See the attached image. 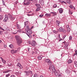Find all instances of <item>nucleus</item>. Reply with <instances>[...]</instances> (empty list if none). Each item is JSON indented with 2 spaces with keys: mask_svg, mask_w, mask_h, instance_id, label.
Segmentation results:
<instances>
[{
  "mask_svg": "<svg viewBox=\"0 0 77 77\" xmlns=\"http://www.w3.org/2000/svg\"><path fill=\"white\" fill-rule=\"evenodd\" d=\"M16 39L17 40V43L19 45V44H20L21 42H22V41L21 40V39L20 37V36L18 35L15 36Z\"/></svg>",
  "mask_w": 77,
  "mask_h": 77,
  "instance_id": "f257e3e1",
  "label": "nucleus"
},
{
  "mask_svg": "<svg viewBox=\"0 0 77 77\" xmlns=\"http://www.w3.org/2000/svg\"><path fill=\"white\" fill-rule=\"evenodd\" d=\"M26 29L28 30V31H27L28 33H26V34L29 37H30V35L32 33V31L31 29L29 28V26H26Z\"/></svg>",
  "mask_w": 77,
  "mask_h": 77,
  "instance_id": "f03ea898",
  "label": "nucleus"
},
{
  "mask_svg": "<svg viewBox=\"0 0 77 77\" xmlns=\"http://www.w3.org/2000/svg\"><path fill=\"white\" fill-rule=\"evenodd\" d=\"M29 44H31L33 47H35L36 45V43L35 41L33 40L32 41V43L30 42H29Z\"/></svg>",
  "mask_w": 77,
  "mask_h": 77,
  "instance_id": "7ed1b4c3",
  "label": "nucleus"
},
{
  "mask_svg": "<svg viewBox=\"0 0 77 77\" xmlns=\"http://www.w3.org/2000/svg\"><path fill=\"white\" fill-rule=\"evenodd\" d=\"M30 3V2L28 0H24V2L23 3L24 5H26V6L27 5H29V4Z\"/></svg>",
  "mask_w": 77,
  "mask_h": 77,
  "instance_id": "20e7f679",
  "label": "nucleus"
},
{
  "mask_svg": "<svg viewBox=\"0 0 77 77\" xmlns=\"http://www.w3.org/2000/svg\"><path fill=\"white\" fill-rule=\"evenodd\" d=\"M45 62H47V63H48L49 64V65H51L52 64V62L51 61H50L49 59H46L45 60Z\"/></svg>",
  "mask_w": 77,
  "mask_h": 77,
  "instance_id": "39448f33",
  "label": "nucleus"
},
{
  "mask_svg": "<svg viewBox=\"0 0 77 77\" xmlns=\"http://www.w3.org/2000/svg\"><path fill=\"white\" fill-rule=\"evenodd\" d=\"M49 68L52 69V71H53V72H54V71H56V69H55L54 66V65H53L51 66H50Z\"/></svg>",
  "mask_w": 77,
  "mask_h": 77,
  "instance_id": "423d86ee",
  "label": "nucleus"
},
{
  "mask_svg": "<svg viewBox=\"0 0 77 77\" xmlns=\"http://www.w3.org/2000/svg\"><path fill=\"white\" fill-rule=\"evenodd\" d=\"M8 20V15H5V18L4 19L3 21L4 22H7V21Z\"/></svg>",
  "mask_w": 77,
  "mask_h": 77,
  "instance_id": "0eeeda50",
  "label": "nucleus"
},
{
  "mask_svg": "<svg viewBox=\"0 0 77 77\" xmlns=\"http://www.w3.org/2000/svg\"><path fill=\"white\" fill-rule=\"evenodd\" d=\"M58 11H59V12L60 14H62L63 13V8H59Z\"/></svg>",
  "mask_w": 77,
  "mask_h": 77,
  "instance_id": "6e6552de",
  "label": "nucleus"
},
{
  "mask_svg": "<svg viewBox=\"0 0 77 77\" xmlns=\"http://www.w3.org/2000/svg\"><path fill=\"white\" fill-rule=\"evenodd\" d=\"M8 16L9 17H10V18L11 19V20H14L15 19V18L14 17H12V15L10 14H8Z\"/></svg>",
  "mask_w": 77,
  "mask_h": 77,
  "instance_id": "1a4fd4ad",
  "label": "nucleus"
},
{
  "mask_svg": "<svg viewBox=\"0 0 77 77\" xmlns=\"http://www.w3.org/2000/svg\"><path fill=\"white\" fill-rule=\"evenodd\" d=\"M17 66L19 68H20V69H21L23 68V66L21 65L20 63H17Z\"/></svg>",
  "mask_w": 77,
  "mask_h": 77,
  "instance_id": "9d476101",
  "label": "nucleus"
},
{
  "mask_svg": "<svg viewBox=\"0 0 77 77\" xmlns=\"http://www.w3.org/2000/svg\"><path fill=\"white\" fill-rule=\"evenodd\" d=\"M66 27H67V32L68 33H69V32H70V28H69V25H67L66 26Z\"/></svg>",
  "mask_w": 77,
  "mask_h": 77,
  "instance_id": "9b49d317",
  "label": "nucleus"
},
{
  "mask_svg": "<svg viewBox=\"0 0 77 77\" xmlns=\"http://www.w3.org/2000/svg\"><path fill=\"white\" fill-rule=\"evenodd\" d=\"M65 72L67 73L68 74H69L71 72V71L70 70L68 69H66V70Z\"/></svg>",
  "mask_w": 77,
  "mask_h": 77,
  "instance_id": "f8f14e48",
  "label": "nucleus"
},
{
  "mask_svg": "<svg viewBox=\"0 0 77 77\" xmlns=\"http://www.w3.org/2000/svg\"><path fill=\"white\" fill-rule=\"evenodd\" d=\"M0 59H1L2 60V62L3 63H4V64H6V61H5L2 57H0Z\"/></svg>",
  "mask_w": 77,
  "mask_h": 77,
  "instance_id": "ddd939ff",
  "label": "nucleus"
},
{
  "mask_svg": "<svg viewBox=\"0 0 77 77\" xmlns=\"http://www.w3.org/2000/svg\"><path fill=\"white\" fill-rule=\"evenodd\" d=\"M45 16L47 17H50L51 16V14H50L47 13L45 14Z\"/></svg>",
  "mask_w": 77,
  "mask_h": 77,
  "instance_id": "4468645a",
  "label": "nucleus"
},
{
  "mask_svg": "<svg viewBox=\"0 0 77 77\" xmlns=\"http://www.w3.org/2000/svg\"><path fill=\"white\" fill-rule=\"evenodd\" d=\"M54 72L56 76L57 77V76L59 74V72H57V71H56V70L54 71Z\"/></svg>",
  "mask_w": 77,
  "mask_h": 77,
  "instance_id": "2eb2a0df",
  "label": "nucleus"
},
{
  "mask_svg": "<svg viewBox=\"0 0 77 77\" xmlns=\"http://www.w3.org/2000/svg\"><path fill=\"white\" fill-rule=\"evenodd\" d=\"M42 58V55L39 56L38 57V60H41V59Z\"/></svg>",
  "mask_w": 77,
  "mask_h": 77,
  "instance_id": "dca6fc26",
  "label": "nucleus"
},
{
  "mask_svg": "<svg viewBox=\"0 0 77 77\" xmlns=\"http://www.w3.org/2000/svg\"><path fill=\"white\" fill-rule=\"evenodd\" d=\"M69 8H71V9H72V8H74L73 9H74V10H75V8H74V6H73L72 5H70L69 6Z\"/></svg>",
  "mask_w": 77,
  "mask_h": 77,
  "instance_id": "f3484780",
  "label": "nucleus"
},
{
  "mask_svg": "<svg viewBox=\"0 0 77 77\" xmlns=\"http://www.w3.org/2000/svg\"><path fill=\"white\" fill-rule=\"evenodd\" d=\"M72 60L69 59L68 60L67 63H72Z\"/></svg>",
  "mask_w": 77,
  "mask_h": 77,
  "instance_id": "a211bd4d",
  "label": "nucleus"
},
{
  "mask_svg": "<svg viewBox=\"0 0 77 77\" xmlns=\"http://www.w3.org/2000/svg\"><path fill=\"white\" fill-rule=\"evenodd\" d=\"M11 70H7L5 71H4L3 72V73H7L8 72H10Z\"/></svg>",
  "mask_w": 77,
  "mask_h": 77,
  "instance_id": "6ab92c4d",
  "label": "nucleus"
},
{
  "mask_svg": "<svg viewBox=\"0 0 77 77\" xmlns=\"http://www.w3.org/2000/svg\"><path fill=\"white\" fill-rule=\"evenodd\" d=\"M50 14H53L54 15V16L57 15V13L54 12H51Z\"/></svg>",
  "mask_w": 77,
  "mask_h": 77,
  "instance_id": "aec40b11",
  "label": "nucleus"
},
{
  "mask_svg": "<svg viewBox=\"0 0 77 77\" xmlns=\"http://www.w3.org/2000/svg\"><path fill=\"white\" fill-rule=\"evenodd\" d=\"M40 7H37V9H36V11L38 12V11H40Z\"/></svg>",
  "mask_w": 77,
  "mask_h": 77,
  "instance_id": "412c9836",
  "label": "nucleus"
},
{
  "mask_svg": "<svg viewBox=\"0 0 77 77\" xmlns=\"http://www.w3.org/2000/svg\"><path fill=\"white\" fill-rule=\"evenodd\" d=\"M60 23V22H59L58 20H57L56 21V24L57 26H59V24Z\"/></svg>",
  "mask_w": 77,
  "mask_h": 77,
  "instance_id": "4be33fe9",
  "label": "nucleus"
},
{
  "mask_svg": "<svg viewBox=\"0 0 77 77\" xmlns=\"http://www.w3.org/2000/svg\"><path fill=\"white\" fill-rule=\"evenodd\" d=\"M67 3H68V4H69V5H71V1H70V0H68L67 1Z\"/></svg>",
  "mask_w": 77,
  "mask_h": 77,
  "instance_id": "5701e85b",
  "label": "nucleus"
},
{
  "mask_svg": "<svg viewBox=\"0 0 77 77\" xmlns=\"http://www.w3.org/2000/svg\"><path fill=\"white\" fill-rule=\"evenodd\" d=\"M75 53L74 54V56H75V55L76 56H77V50L76 49H75Z\"/></svg>",
  "mask_w": 77,
  "mask_h": 77,
  "instance_id": "b1692460",
  "label": "nucleus"
},
{
  "mask_svg": "<svg viewBox=\"0 0 77 77\" xmlns=\"http://www.w3.org/2000/svg\"><path fill=\"white\" fill-rule=\"evenodd\" d=\"M24 72H25L26 73V75H29V72L25 71Z\"/></svg>",
  "mask_w": 77,
  "mask_h": 77,
  "instance_id": "393cba45",
  "label": "nucleus"
},
{
  "mask_svg": "<svg viewBox=\"0 0 77 77\" xmlns=\"http://www.w3.org/2000/svg\"><path fill=\"white\" fill-rule=\"evenodd\" d=\"M68 45L66 44L65 45L64 47L66 49H68Z\"/></svg>",
  "mask_w": 77,
  "mask_h": 77,
  "instance_id": "a878e982",
  "label": "nucleus"
},
{
  "mask_svg": "<svg viewBox=\"0 0 77 77\" xmlns=\"http://www.w3.org/2000/svg\"><path fill=\"white\" fill-rule=\"evenodd\" d=\"M17 29H20V28H21V26H20V25H19L18 24L17 25Z\"/></svg>",
  "mask_w": 77,
  "mask_h": 77,
  "instance_id": "bb28decb",
  "label": "nucleus"
},
{
  "mask_svg": "<svg viewBox=\"0 0 77 77\" xmlns=\"http://www.w3.org/2000/svg\"><path fill=\"white\" fill-rule=\"evenodd\" d=\"M57 5L56 4H54V5L53 6V8H57Z\"/></svg>",
  "mask_w": 77,
  "mask_h": 77,
  "instance_id": "cd10ccee",
  "label": "nucleus"
},
{
  "mask_svg": "<svg viewBox=\"0 0 77 77\" xmlns=\"http://www.w3.org/2000/svg\"><path fill=\"white\" fill-rule=\"evenodd\" d=\"M69 14H72V12L69 9Z\"/></svg>",
  "mask_w": 77,
  "mask_h": 77,
  "instance_id": "c85d7f7f",
  "label": "nucleus"
},
{
  "mask_svg": "<svg viewBox=\"0 0 77 77\" xmlns=\"http://www.w3.org/2000/svg\"><path fill=\"white\" fill-rule=\"evenodd\" d=\"M11 53L12 54L15 53V51L14 50H11Z\"/></svg>",
  "mask_w": 77,
  "mask_h": 77,
  "instance_id": "c756f323",
  "label": "nucleus"
},
{
  "mask_svg": "<svg viewBox=\"0 0 77 77\" xmlns=\"http://www.w3.org/2000/svg\"><path fill=\"white\" fill-rule=\"evenodd\" d=\"M53 33H54L56 34V33H57L58 31H56L55 30H54L53 31Z\"/></svg>",
  "mask_w": 77,
  "mask_h": 77,
  "instance_id": "7c9ffc66",
  "label": "nucleus"
},
{
  "mask_svg": "<svg viewBox=\"0 0 77 77\" xmlns=\"http://www.w3.org/2000/svg\"><path fill=\"white\" fill-rule=\"evenodd\" d=\"M9 47H10V48H12L14 47V46H13V45L12 44L10 45H9Z\"/></svg>",
  "mask_w": 77,
  "mask_h": 77,
  "instance_id": "2f4dec72",
  "label": "nucleus"
},
{
  "mask_svg": "<svg viewBox=\"0 0 77 77\" xmlns=\"http://www.w3.org/2000/svg\"><path fill=\"white\" fill-rule=\"evenodd\" d=\"M63 30V29L62 28H60L59 29V32H62Z\"/></svg>",
  "mask_w": 77,
  "mask_h": 77,
  "instance_id": "473e14b6",
  "label": "nucleus"
},
{
  "mask_svg": "<svg viewBox=\"0 0 77 77\" xmlns=\"http://www.w3.org/2000/svg\"><path fill=\"white\" fill-rule=\"evenodd\" d=\"M74 64L76 68H77V61H75L74 62Z\"/></svg>",
  "mask_w": 77,
  "mask_h": 77,
  "instance_id": "72a5a7b5",
  "label": "nucleus"
},
{
  "mask_svg": "<svg viewBox=\"0 0 77 77\" xmlns=\"http://www.w3.org/2000/svg\"><path fill=\"white\" fill-rule=\"evenodd\" d=\"M72 36L71 35H70L69 36V40L71 41V40H72Z\"/></svg>",
  "mask_w": 77,
  "mask_h": 77,
  "instance_id": "f704fd0d",
  "label": "nucleus"
},
{
  "mask_svg": "<svg viewBox=\"0 0 77 77\" xmlns=\"http://www.w3.org/2000/svg\"><path fill=\"white\" fill-rule=\"evenodd\" d=\"M17 32H19V33H20V32H22V30H21V29H20L19 30L17 31Z\"/></svg>",
  "mask_w": 77,
  "mask_h": 77,
  "instance_id": "c9c22d12",
  "label": "nucleus"
},
{
  "mask_svg": "<svg viewBox=\"0 0 77 77\" xmlns=\"http://www.w3.org/2000/svg\"><path fill=\"white\" fill-rule=\"evenodd\" d=\"M24 23H25V26H26V25H27V24H28V22L27 21L26 22H24Z\"/></svg>",
  "mask_w": 77,
  "mask_h": 77,
  "instance_id": "e433bc0d",
  "label": "nucleus"
},
{
  "mask_svg": "<svg viewBox=\"0 0 77 77\" xmlns=\"http://www.w3.org/2000/svg\"><path fill=\"white\" fill-rule=\"evenodd\" d=\"M33 77H38V74H35L34 75Z\"/></svg>",
  "mask_w": 77,
  "mask_h": 77,
  "instance_id": "4c0bfd02",
  "label": "nucleus"
},
{
  "mask_svg": "<svg viewBox=\"0 0 77 77\" xmlns=\"http://www.w3.org/2000/svg\"><path fill=\"white\" fill-rule=\"evenodd\" d=\"M2 2L3 3V5H5V1L4 0H2Z\"/></svg>",
  "mask_w": 77,
  "mask_h": 77,
  "instance_id": "58836bf2",
  "label": "nucleus"
},
{
  "mask_svg": "<svg viewBox=\"0 0 77 77\" xmlns=\"http://www.w3.org/2000/svg\"><path fill=\"white\" fill-rule=\"evenodd\" d=\"M43 16H44V15L41 14L39 16V18H42V17H43Z\"/></svg>",
  "mask_w": 77,
  "mask_h": 77,
  "instance_id": "ea45409f",
  "label": "nucleus"
},
{
  "mask_svg": "<svg viewBox=\"0 0 77 77\" xmlns=\"http://www.w3.org/2000/svg\"><path fill=\"white\" fill-rule=\"evenodd\" d=\"M62 32H63V33H66V30L63 29V31H62Z\"/></svg>",
  "mask_w": 77,
  "mask_h": 77,
  "instance_id": "a19ab883",
  "label": "nucleus"
},
{
  "mask_svg": "<svg viewBox=\"0 0 77 77\" xmlns=\"http://www.w3.org/2000/svg\"><path fill=\"white\" fill-rule=\"evenodd\" d=\"M66 36V35H64V36L63 37V39H65V38Z\"/></svg>",
  "mask_w": 77,
  "mask_h": 77,
  "instance_id": "79ce46f5",
  "label": "nucleus"
},
{
  "mask_svg": "<svg viewBox=\"0 0 77 77\" xmlns=\"http://www.w3.org/2000/svg\"><path fill=\"white\" fill-rule=\"evenodd\" d=\"M0 30H3V31H5V30L4 29L2 28V27L1 26L0 27Z\"/></svg>",
  "mask_w": 77,
  "mask_h": 77,
  "instance_id": "37998d69",
  "label": "nucleus"
},
{
  "mask_svg": "<svg viewBox=\"0 0 77 77\" xmlns=\"http://www.w3.org/2000/svg\"><path fill=\"white\" fill-rule=\"evenodd\" d=\"M10 75L9 74H8L7 75H6L5 76L6 77H8Z\"/></svg>",
  "mask_w": 77,
  "mask_h": 77,
  "instance_id": "c03bdc74",
  "label": "nucleus"
},
{
  "mask_svg": "<svg viewBox=\"0 0 77 77\" xmlns=\"http://www.w3.org/2000/svg\"><path fill=\"white\" fill-rule=\"evenodd\" d=\"M62 43L64 44L65 45H66V42H65V41H64V42H62Z\"/></svg>",
  "mask_w": 77,
  "mask_h": 77,
  "instance_id": "a18cd8bd",
  "label": "nucleus"
},
{
  "mask_svg": "<svg viewBox=\"0 0 77 77\" xmlns=\"http://www.w3.org/2000/svg\"><path fill=\"white\" fill-rule=\"evenodd\" d=\"M28 72H29V74H32V71H29Z\"/></svg>",
  "mask_w": 77,
  "mask_h": 77,
  "instance_id": "49530a36",
  "label": "nucleus"
},
{
  "mask_svg": "<svg viewBox=\"0 0 77 77\" xmlns=\"http://www.w3.org/2000/svg\"><path fill=\"white\" fill-rule=\"evenodd\" d=\"M20 48H19L18 49L17 51H20Z\"/></svg>",
  "mask_w": 77,
  "mask_h": 77,
  "instance_id": "de8ad7c7",
  "label": "nucleus"
},
{
  "mask_svg": "<svg viewBox=\"0 0 77 77\" xmlns=\"http://www.w3.org/2000/svg\"><path fill=\"white\" fill-rule=\"evenodd\" d=\"M33 14H28L27 15H28V16H29V17L30 16H32V15Z\"/></svg>",
  "mask_w": 77,
  "mask_h": 77,
  "instance_id": "09e8293b",
  "label": "nucleus"
},
{
  "mask_svg": "<svg viewBox=\"0 0 77 77\" xmlns=\"http://www.w3.org/2000/svg\"><path fill=\"white\" fill-rule=\"evenodd\" d=\"M10 77H15V75H12Z\"/></svg>",
  "mask_w": 77,
  "mask_h": 77,
  "instance_id": "8fccbe9b",
  "label": "nucleus"
},
{
  "mask_svg": "<svg viewBox=\"0 0 77 77\" xmlns=\"http://www.w3.org/2000/svg\"><path fill=\"white\" fill-rule=\"evenodd\" d=\"M63 3H65V4H66V2H64V1H63L62 2Z\"/></svg>",
  "mask_w": 77,
  "mask_h": 77,
  "instance_id": "3c124183",
  "label": "nucleus"
},
{
  "mask_svg": "<svg viewBox=\"0 0 77 77\" xmlns=\"http://www.w3.org/2000/svg\"><path fill=\"white\" fill-rule=\"evenodd\" d=\"M17 51H18L17 50L14 51V53H16Z\"/></svg>",
  "mask_w": 77,
  "mask_h": 77,
  "instance_id": "603ef678",
  "label": "nucleus"
},
{
  "mask_svg": "<svg viewBox=\"0 0 77 77\" xmlns=\"http://www.w3.org/2000/svg\"><path fill=\"white\" fill-rule=\"evenodd\" d=\"M74 35H77V32H76V33L75 34V33H73Z\"/></svg>",
  "mask_w": 77,
  "mask_h": 77,
  "instance_id": "864d4df0",
  "label": "nucleus"
},
{
  "mask_svg": "<svg viewBox=\"0 0 77 77\" xmlns=\"http://www.w3.org/2000/svg\"><path fill=\"white\" fill-rule=\"evenodd\" d=\"M40 5H39V4H36L35 5V6H40Z\"/></svg>",
  "mask_w": 77,
  "mask_h": 77,
  "instance_id": "5fc2aeb1",
  "label": "nucleus"
},
{
  "mask_svg": "<svg viewBox=\"0 0 77 77\" xmlns=\"http://www.w3.org/2000/svg\"><path fill=\"white\" fill-rule=\"evenodd\" d=\"M62 38H60L59 40V41L60 42V41H62Z\"/></svg>",
  "mask_w": 77,
  "mask_h": 77,
  "instance_id": "6e6d98bb",
  "label": "nucleus"
},
{
  "mask_svg": "<svg viewBox=\"0 0 77 77\" xmlns=\"http://www.w3.org/2000/svg\"><path fill=\"white\" fill-rule=\"evenodd\" d=\"M2 32H3V31L0 30V34H1V33H2Z\"/></svg>",
  "mask_w": 77,
  "mask_h": 77,
  "instance_id": "4d7b16f0",
  "label": "nucleus"
},
{
  "mask_svg": "<svg viewBox=\"0 0 77 77\" xmlns=\"http://www.w3.org/2000/svg\"><path fill=\"white\" fill-rule=\"evenodd\" d=\"M60 34L58 35V36L60 38Z\"/></svg>",
  "mask_w": 77,
  "mask_h": 77,
  "instance_id": "13d9d810",
  "label": "nucleus"
},
{
  "mask_svg": "<svg viewBox=\"0 0 77 77\" xmlns=\"http://www.w3.org/2000/svg\"><path fill=\"white\" fill-rule=\"evenodd\" d=\"M1 11H2V8L0 7V12H1Z\"/></svg>",
  "mask_w": 77,
  "mask_h": 77,
  "instance_id": "bf43d9fd",
  "label": "nucleus"
},
{
  "mask_svg": "<svg viewBox=\"0 0 77 77\" xmlns=\"http://www.w3.org/2000/svg\"><path fill=\"white\" fill-rule=\"evenodd\" d=\"M34 27L33 26H32L31 28V29H33V28Z\"/></svg>",
  "mask_w": 77,
  "mask_h": 77,
  "instance_id": "052dcab7",
  "label": "nucleus"
},
{
  "mask_svg": "<svg viewBox=\"0 0 77 77\" xmlns=\"http://www.w3.org/2000/svg\"><path fill=\"white\" fill-rule=\"evenodd\" d=\"M1 19H2V16H0V20H1Z\"/></svg>",
  "mask_w": 77,
  "mask_h": 77,
  "instance_id": "680f3d73",
  "label": "nucleus"
},
{
  "mask_svg": "<svg viewBox=\"0 0 77 77\" xmlns=\"http://www.w3.org/2000/svg\"><path fill=\"white\" fill-rule=\"evenodd\" d=\"M29 1H34V0H29Z\"/></svg>",
  "mask_w": 77,
  "mask_h": 77,
  "instance_id": "e2e57ef3",
  "label": "nucleus"
},
{
  "mask_svg": "<svg viewBox=\"0 0 77 77\" xmlns=\"http://www.w3.org/2000/svg\"><path fill=\"white\" fill-rule=\"evenodd\" d=\"M2 42V40H0V44Z\"/></svg>",
  "mask_w": 77,
  "mask_h": 77,
  "instance_id": "0e129e2a",
  "label": "nucleus"
},
{
  "mask_svg": "<svg viewBox=\"0 0 77 77\" xmlns=\"http://www.w3.org/2000/svg\"><path fill=\"white\" fill-rule=\"evenodd\" d=\"M2 65H0V68L1 67H2Z\"/></svg>",
  "mask_w": 77,
  "mask_h": 77,
  "instance_id": "69168bd1",
  "label": "nucleus"
},
{
  "mask_svg": "<svg viewBox=\"0 0 77 77\" xmlns=\"http://www.w3.org/2000/svg\"><path fill=\"white\" fill-rule=\"evenodd\" d=\"M33 36H35V34H34L33 35Z\"/></svg>",
  "mask_w": 77,
  "mask_h": 77,
  "instance_id": "338daca9",
  "label": "nucleus"
},
{
  "mask_svg": "<svg viewBox=\"0 0 77 77\" xmlns=\"http://www.w3.org/2000/svg\"><path fill=\"white\" fill-rule=\"evenodd\" d=\"M30 12H31V11L29 12H28V13H30Z\"/></svg>",
  "mask_w": 77,
  "mask_h": 77,
  "instance_id": "774afa93",
  "label": "nucleus"
}]
</instances>
